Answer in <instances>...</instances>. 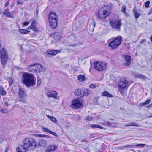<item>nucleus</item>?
<instances>
[{
    "label": "nucleus",
    "instance_id": "nucleus-53",
    "mask_svg": "<svg viewBox=\"0 0 152 152\" xmlns=\"http://www.w3.org/2000/svg\"><path fill=\"white\" fill-rule=\"evenodd\" d=\"M140 105L142 106H144L146 105V104H145V102H143L141 103H140Z\"/></svg>",
    "mask_w": 152,
    "mask_h": 152
},
{
    "label": "nucleus",
    "instance_id": "nucleus-31",
    "mask_svg": "<svg viewBox=\"0 0 152 152\" xmlns=\"http://www.w3.org/2000/svg\"><path fill=\"white\" fill-rule=\"evenodd\" d=\"M36 22L35 20V24H33V26L32 27V29L35 32H37L38 31V29L36 27Z\"/></svg>",
    "mask_w": 152,
    "mask_h": 152
},
{
    "label": "nucleus",
    "instance_id": "nucleus-55",
    "mask_svg": "<svg viewBox=\"0 0 152 152\" xmlns=\"http://www.w3.org/2000/svg\"><path fill=\"white\" fill-rule=\"evenodd\" d=\"M126 9V8L125 7H123V8H122V11L124 13L125 12Z\"/></svg>",
    "mask_w": 152,
    "mask_h": 152
},
{
    "label": "nucleus",
    "instance_id": "nucleus-17",
    "mask_svg": "<svg viewBox=\"0 0 152 152\" xmlns=\"http://www.w3.org/2000/svg\"><path fill=\"white\" fill-rule=\"evenodd\" d=\"M49 92L50 94H48V96L49 98L54 97L55 96L57 95V93L54 91L51 90Z\"/></svg>",
    "mask_w": 152,
    "mask_h": 152
},
{
    "label": "nucleus",
    "instance_id": "nucleus-16",
    "mask_svg": "<svg viewBox=\"0 0 152 152\" xmlns=\"http://www.w3.org/2000/svg\"><path fill=\"white\" fill-rule=\"evenodd\" d=\"M60 50H51L48 51V53L51 55H55L60 52Z\"/></svg>",
    "mask_w": 152,
    "mask_h": 152
},
{
    "label": "nucleus",
    "instance_id": "nucleus-63",
    "mask_svg": "<svg viewBox=\"0 0 152 152\" xmlns=\"http://www.w3.org/2000/svg\"><path fill=\"white\" fill-rule=\"evenodd\" d=\"M150 39L151 41L152 42V35L151 36Z\"/></svg>",
    "mask_w": 152,
    "mask_h": 152
},
{
    "label": "nucleus",
    "instance_id": "nucleus-46",
    "mask_svg": "<svg viewBox=\"0 0 152 152\" xmlns=\"http://www.w3.org/2000/svg\"><path fill=\"white\" fill-rule=\"evenodd\" d=\"M23 3V2L22 1H19V0H18L17 1V5H19Z\"/></svg>",
    "mask_w": 152,
    "mask_h": 152
},
{
    "label": "nucleus",
    "instance_id": "nucleus-43",
    "mask_svg": "<svg viewBox=\"0 0 152 152\" xmlns=\"http://www.w3.org/2000/svg\"><path fill=\"white\" fill-rule=\"evenodd\" d=\"M92 118H93L92 117H90L89 116H88L86 117V120L87 121H90L91 120H92Z\"/></svg>",
    "mask_w": 152,
    "mask_h": 152
},
{
    "label": "nucleus",
    "instance_id": "nucleus-50",
    "mask_svg": "<svg viewBox=\"0 0 152 152\" xmlns=\"http://www.w3.org/2000/svg\"><path fill=\"white\" fill-rule=\"evenodd\" d=\"M81 94H80V96L79 97H83V96H82V95H83V94L84 92V90L83 89H81Z\"/></svg>",
    "mask_w": 152,
    "mask_h": 152
},
{
    "label": "nucleus",
    "instance_id": "nucleus-13",
    "mask_svg": "<svg viewBox=\"0 0 152 152\" xmlns=\"http://www.w3.org/2000/svg\"><path fill=\"white\" fill-rule=\"evenodd\" d=\"M124 58L125 61L124 65L126 66H129L131 64V56L129 55H126Z\"/></svg>",
    "mask_w": 152,
    "mask_h": 152
},
{
    "label": "nucleus",
    "instance_id": "nucleus-48",
    "mask_svg": "<svg viewBox=\"0 0 152 152\" xmlns=\"http://www.w3.org/2000/svg\"><path fill=\"white\" fill-rule=\"evenodd\" d=\"M29 22L28 21H25L23 23V26H26L28 25Z\"/></svg>",
    "mask_w": 152,
    "mask_h": 152
},
{
    "label": "nucleus",
    "instance_id": "nucleus-38",
    "mask_svg": "<svg viewBox=\"0 0 152 152\" xmlns=\"http://www.w3.org/2000/svg\"><path fill=\"white\" fill-rule=\"evenodd\" d=\"M95 26V25H94V24H91L90 25V30L93 31L94 30V27Z\"/></svg>",
    "mask_w": 152,
    "mask_h": 152
},
{
    "label": "nucleus",
    "instance_id": "nucleus-6",
    "mask_svg": "<svg viewBox=\"0 0 152 152\" xmlns=\"http://www.w3.org/2000/svg\"><path fill=\"white\" fill-rule=\"evenodd\" d=\"M94 68L100 71L104 70L107 68V65L106 64L99 61L94 62Z\"/></svg>",
    "mask_w": 152,
    "mask_h": 152
},
{
    "label": "nucleus",
    "instance_id": "nucleus-15",
    "mask_svg": "<svg viewBox=\"0 0 152 152\" xmlns=\"http://www.w3.org/2000/svg\"><path fill=\"white\" fill-rule=\"evenodd\" d=\"M145 145V144H138L136 145H126L125 146H123V147L122 148V149H124L126 148H132L133 147H134V146H140V147H143Z\"/></svg>",
    "mask_w": 152,
    "mask_h": 152
},
{
    "label": "nucleus",
    "instance_id": "nucleus-29",
    "mask_svg": "<svg viewBox=\"0 0 152 152\" xmlns=\"http://www.w3.org/2000/svg\"><path fill=\"white\" fill-rule=\"evenodd\" d=\"M16 151L17 152H26L27 151L24 149H23L20 147H18L16 148Z\"/></svg>",
    "mask_w": 152,
    "mask_h": 152
},
{
    "label": "nucleus",
    "instance_id": "nucleus-44",
    "mask_svg": "<svg viewBox=\"0 0 152 152\" xmlns=\"http://www.w3.org/2000/svg\"><path fill=\"white\" fill-rule=\"evenodd\" d=\"M0 111L2 112L3 113H6V110H4L0 106Z\"/></svg>",
    "mask_w": 152,
    "mask_h": 152
},
{
    "label": "nucleus",
    "instance_id": "nucleus-3",
    "mask_svg": "<svg viewBox=\"0 0 152 152\" xmlns=\"http://www.w3.org/2000/svg\"><path fill=\"white\" fill-rule=\"evenodd\" d=\"M28 68L29 72H34L36 74L42 72L45 70V69L42 67L40 64L30 65L28 67Z\"/></svg>",
    "mask_w": 152,
    "mask_h": 152
},
{
    "label": "nucleus",
    "instance_id": "nucleus-42",
    "mask_svg": "<svg viewBox=\"0 0 152 152\" xmlns=\"http://www.w3.org/2000/svg\"><path fill=\"white\" fill-rule=\"evenodd\" d=\"M77 45V44L76 43H74V44H70L69 45H68V46H70V47H75V46H76Z\"/></svg>",
    "mask_w": 152,
    "mask_h": 152
},
{
    "label": "nucleus",
    "instance_id": "nucleus-41",
    "mask_svg": "<svg viewBox=\"0 0 152 152\" xmlns=\"http://www.w3.org/2000/svg\"><path fill=\"white\" fill-rule=\"evenodd\" d=\"M49 133L50 134H51L53 135H54L56 137H57V136H58V135L56 134V133L55 132H54L52 131H50Z\"/></svg>",
    "mask_w": 152,
    "mask_h": 152
},
{
    "label": "nucleus",
    "instance_id": "nucleus-12",
    "mask_svg": "<svg viewBox=\"0 0 152 152\" xmlns=\"http://www.w3.org/2000/svg\"><path fill=\"white\" fill-rule=\"evenodd\" d=\"M18 95L20 99H23L26 97V93L23 91L21 88L20 87L19 88Z\"/></svg>",
    "mask_w": 152,
    "mask_h": 152
},
{
    "label": "nucleus",
    "instance_id": "nucleus-56",
    "mask_svg": "<svg viewBox=\"0 0 152 152\" xmlns=\"http://www.w3.org/2000/svg\"><path fill=\"white\" fill-rule=\"evenodd\" d=\"M152 13V7L150 9V11H149L148 14V15H150Z\"/></svg>",
    "mask_w": 152,
    "mask_h": 152
},
{
    "label": "nucleus",
    "instance_id": "nucleus-59",
    "mask_svg": "<svg viewBox=\"0 0 152 152\" xmlns=\"http://www.w3.org/2000/svg\"><path fill=\"white\" fill-rule=\"evenodd\" d=\"M77 44V45H83V42H79Z\"/></svg>",
    "mask_w": 152,
    "mask_h": 152
},
{
    "label": "nucleus",
    "instance_id": "nucleus-40",
    "mask_svg": "<svg viewBox=\"0 0 152 152\" xmlns=\"http://www.w3.org/2000/svg\"><path fill=\"white\" fill-rule=\"evenodd\" d=\"M41 83V80L40 78H37V85L38 86H39Z\"/></svg>",
    "mask_w": 152,
    "mask_h": 152
},
{
    "label": "nucleus",
    "instance_id": "nucleus-4",
    "mask_svg": "<svg viewBox=\"0 0 152 152\" xmlns=\"http://www.w3.org/2000/svg\"><path fill=\"white\" fill-rule=\"evenodd\" d=\"M0 57L2 67L4 69L7 64L8 58V55L4 48H1L0 50Z\"/></svg>",
    "mask_w": 152,
    "mask_h": 152
},
{
    "label": "nucleus",
    "instance_id": "nucleus-25",
    "mask_svg": "<svg viewBox=\"0 0 152 152\" xmlns=\"http://www.w3.org/2000/svg\"><path fill=\"white\" fill-rule=\"evenodd\" d=\"M90 126L92 129H93L94 128H100L102 129H104V128L101 126L99 125H96V124H91L90 125Z\"/></svg>",
    "mask_w": 152,
    "mask_h": 152
},
{
    "label": "nucleus",
    "instance_id": "nucleus-39",
    "mask_svg": "<svg viewBox=\"0 0 152 152\" xmlns=\"http://www.w3.org/2000/svg\"><path fill=\"white\" fill-rule=\"evenodd\" d=\"M89 87L91 88H94L96 87V85L94 84H91L89 86Z\"/></svg>",
    "mask_w": 152,
    "mask_h": 152
},
{
    "label": "nucleus",
    "instance_id": "nucleus-23",
    "mask_svg": "<svg viewBox=\"0 0 152 152\" xmlns=\"http://www.w3.org/2000/svg\"><path fill=\"white\" fill-rule=\"evenodd\" d=\"M103 14L104 17L105 18L110 15V11L105 10H104Z\"/></svg>",
    "mask_w": 152,
    "mask_h": 152
},
{
    "label": "nucleus",
    "instance_id": "nucleus-1",
    "mask_svg": "<svg viewBox=\"0 0 152 152\" xmlns=\"http://www.w3.org/2000/svg\"><path fill=\"white\" fill-rule=\"evenodd\" d=\"M34 77V76L32 74L24 72L22 75L23 83L25 86L28 87L34 86L35 84Z\"/></svg>",
    "mask_w": 152,
    "mask_h": 152
},
{
    "label": "nucleus",
    "instance_id": "nucleus-20",
    "mask_svg": "<svg viewBox=\"0 0 152 152\" xmlns=\"http://www.w3.org/2000/svg\"><path fill=\"white\" fill-rule=\"evenodd\" d=\"M49 20L51 19H57L56 14L55 13L51 12L49 15Z\"/></svg>",
    "mask_w": 152,
    "mask_h": 152
},
{
    "label": "nucleus",
    "instance_id": "nucleus-18",
    "mask_svg": "<svg viewBox=\"0 0 152 152\" xmlns=\"http://www.w3.org/2000/svg\"><path fill=\"white\" fill-rule=\"evenodd\" d=\"M46 145V141L43 139L40 140L39 142V145L42 147H45Z\"/></svg>",
    "mask_w": 152,
    "mask_h": 152
},
{
    "label": "nucleus",
    "instance_id": "nucleus-2",
    "mask_svg": "<svg viewBox=\"0 0 152 152\" xmlns=\"http://www.w3.org/2000/svg\"><path fill=\"white\" fill-rule=\"evenodd\" d=\"M23 145L19 147L27 151H33L36 147L37 145L34 139L31 138H27L23 141Z\"/></svg>",
    "mask_w": 152,
    "mask_h": 152
},
{
    "label": "nucleus",
    "instance_id": "nucleus-7",
    "mask_svg": "<svg viewBox=\"0 0 152 152\" xmlns=\"http://www.w3.org/2000/svg\"><path fill=\"white\" fill-rule=\"evenodd\" d=\"M83 106L82 103L80 102L79 99H75L72 101L71 107L75 109H78Z\"/></svg>",
    "mask_w": 152,
    "mask_h": 152
},
{
    "label": "nucleus",
    "instance_id": "nucleus-33",
    "mask_svg": "<svg viewBox=\"0 0 152 152\" xmlns=\"http://www.w3.org/2000/svg\"><path fill=\"white\" fill-rule=\"evenodd\" d=\"M42 129L43 131L46 132H47L48 133H49L50 131L47 128L45 127H42Z\"/></svg>",
    "mask_w": 152,
    "mask_h": 152
},
{
    "label": "nucleus",
    "instance_id": "nucleus-58",
    "mask_svg": "<svg viewBox=\"0 0 152 152\" xmlns=\"http://www.w3.org/2000/svg\"><path fill=\"white\" fill-rule=\"evenodd\" d=\"M94 134H90V136L92 138L95 137V136H94Z\"/></svg>",
    "mask_w": 152,
    "mask_h": 152
},
{
    "label": "nucleus",
    "instance_id": "nucleus-19",
    "mask_svg": "<svg viewBox=\"0 0 152 152\" xmlns=\"http://www.w3.org/2000/svg\"><path fill=\"white\" fill-rule=\"evenodd\" d=\"M102 95L103 96H107L109 97H112L113 96L109 94L108 92L106 91H104L102 94Z\"/></svg>",
    "mask_w": 152,
    "mask_h": 152
},
{
    "label": "nucleus",
    "instance_id": "nucleus-52",
    "mask_svg": "<svg viewBox=\"0 0 152 152\" xmlns=\"http://www.w3.org/2000/svg\"><path fill=\"white\" fill-rule=\"evenodd\" d=\"M146 104H148L150 102V100L149 99H147L145 102Z\"/></svg>",
    "mask_w": 152,
    "mask_h": 152
},
{
    "label": "nucleus",
    "instance_id": "nucleus-32",
    "mask_svg": "<svg viewBox=\"0 0 152 152\" xmlns=\"http://www.w3.org/2000/svg\"><path fill=\"white\" fill-rule=\"evenodd\" d=\"M37 136L39 137H45L46 138H51L52 137L49 136L48 135H42L39 134H37Z\"/></svg>",
    "mask_w": 152,
    "mask_h": 152
},
{
    "label": "nucleus",
    "instance_id": "nucleus-54",
    "mask_svg": "<svg viewBox=\"0 0 152 152\" xmlns=\"http://www.w3.org/2000/svg\"><path fill=\"white\" fill-rule=\"evenodd\" d=\"M106 124L108 126H110L111 125V123L110 122H106Z\"/></svg>",
    "mask_w": 152,
    "mask_h": 152
},
{
    "label": "nucleus",
    "instance_id": "nucleus-8",
    "mask_svg": "<svg viewBox=\"0 0 152 152\" xmlns=\"http://www.w3.org/2000/svg\"><path fill=\"white\" fill-rule=\"evenodd\" d=\"M110 23L111 26L118 30L119 29L121 25V22L120 20H110Z\"/></svg>",
    "mask_w": 152,
    "mask_h": 152
},
{
    "label": "nucleus",
    "instance_id": "nucleus-26",
    "mask_svg": "<svg viewBox=\"0 0 152 152\" xmlns=\"http://www.w3.org/2000/svg\"><path fill=\"white\" fill-rule=\"evenodd\" d=\"M0 94L2 95H5L6 94L5 91L2 86L0 87Z\"/></svg>",
    "mask_w": 152,
    "mask_h": 152
},
{
    "label": "nucleus",
    "instance_id": "nucleus-64",
    "mask_svg": "<svg viewBox=\"0 0 152 152\" xmlns=\"http://www.w3.org/2000/svg\"><path fill=\"white\" fill-rule=\"evenodd\" d=\"M150 105L151 106H152V103L150 104Z\"/></svg>",
    "mask_w": 152,
    "mask_h": 152
},
{
    "label": "nucleus",
    "instance_id": "nucleus-49",
    "mask_svg": "<svg viewBox=\"0 0 152 152\" xmlns=\"http://www.w3.org/2000/svg\"><path fill=\"white\" fill-rule=\"evenodd\" d=\"M146 76L143 75H141V77H140V78H141L142 79L145 80L146 79Z\"/></svg>",
    "mask_w": 152,
    "mask_h": 152
},
{
    "label": "nucleus",
    "instance_id": "nucleus-30",
    "mask_svg": "<svg viewBox=\"0 0 152 152\" xmlns=\"http://www.w3.org/2000/svg\"><path fill=\"white\" fill-rule=\"evenodd\" d=\"M81 89H77L75 91V94L76 96H80L81 94Z\"/></svg>",
    "mask_w": 152,
    "mask_h": 152
},
{
    "label": "nucleus",
    "instance_id": "nucleus-10",
    "mask_svg": "<svg viewBox=\"0 0 152 152\" xmlns=\"http://www.w3.org/2000/svg\"><path fill=\"white\" fill-rule=\"evenodd\" d=\"M128 83V82L126 80H120L118 82V86L121 89L125 88H126Z\"/></svg>",
    "mask_w": 152,
    "mask_h": 152
},
{
    "label": "nucleus",
    "instance_id": "nucleus-35",
    "mask_svg": "<svg viewBox=\"0 0 152 152\" xmlns=\"http://www.w3.org/2000/svg\"><path fill=\"white\" fill-rule=\"evenodd\" d=\"M33 24H35V20H33L32 21L31 25H30V26H29L28 27V28H27V29H32V27L33 26Z\"/></svg>",
    "mask_w": 152,
    "mask_h": 152
},
{
    "label": "nucleus",
    "instance_id": "nucleus-37",
    "mask_svg": "<svg viewBox=\"0 0 152 152\" xmlns=\"http://www.w3.org/2000/svg\"><path fill=\"white\" fill-rule=\"evenodd\" d=\"M150 3V2L149 1H148L146 2L144 4L145 7L146 8H148L149 6Z\"/></svg>",
    "mask_w": 152,
    "mask_h": 152
},
{
    "label": "nucleus",
    "instance_id": "nucleus-45",
    "mask_svg": "<svg viewBox=\"0 0 152 152\" xmlns=\"http://www.w3.org/2000/svg\"><path fill=\"white\" fill-rule=\"evenodd\" d=\"M4 104L7 107H8L9 105H10V104H9L8 102L7 101H4Z\"/></svg>",
    "mask_w": 152,
    "mask_h": 152
},
{
    "label": "nucleus",
    "instance_id": "nucleus-28",
    "mask_svg": "<svg viewBox=\"0 0 152 152\" xmlns=\"http://www.w3.org/2000/svg\"><path fill=\"white\" fill-rule=\"evenodd\" d=\"M90 93V91L87 89L84 90L83 94V95H82V96H83V97H84V96H87Z\"/></svg>",
    "mask_w": 152,
    "mask_h": 152
},
{
    "label": "nucleus",
    "instance_id": "nucleus-60",
    "mask_svg": "<svg viewBox=\"0 0 152 152\" xmlns=\"http://www.w3.org/2000/svg\"><path fill=\"white\" fill-rule=\"evenodd\" d=\"M145 41V39H143V40H142L140 42V43L141 44H142L143 42L144 41Z\"/></svg>",
    "mask_w": 152,
    "mask_h": 152
},
{
    "label": "nucleus",
    "instance_id": "nucleus-61",
    "mask_svg": "<svg viewBox=\"0 0 152 152\" xmlns=\"http://www.w3.org/2000/svg\"><path fill=\"white\" fill-rule=\"evenodd\" d=\"M19 101L20 102H23L25 103H26V100H20Z\"/></svg>",
    "mask_w": 152,
    "mask_h": 152
},
{
    "label": "nucleus",
    "instance_id": "nucleus-51",
    "mask_svg": "<svg viewBox=\"0 0 152 152\" xmlns=\"http://www.w3.org/2000/svg\"><path fill=\"white\" fill-rule=\"evenodd\" d=\"M81 142H86L87 143H88V140H87V139H82L81 140Z\"/></svg>",
    "mask_w": 152,
    "mask_h": 152
},
{
    "label": "nucleus",
    "instance_id": "nucleus-47",
    "mask_svg": "<svg viewBox=\"0 0 152 152\" xmlns=\"http://www.w3.org/2000/svg\"><path fill=\"white\" fill-rule=\"evenodd\" d=\"M10 2V0H8L5 3V5H4V7H6L7 6H8L9 5Z\"/></svg>",
    "mask_w": 152,
    "mask_h": 152
},
{
    "label": "nucleus",
    "instance_id": "nucleus-11",
    "mask_svg": "<svg viewBox=\"0 0 152 152\" xmlns=\"http://www.w3.org/2000/svg\"><path fill=\"white\" fill-rule=\"evenodd\" d=\"M57 19H49V23L50 26L53 28L55 29L57 26Z\"/></svg>",
    "mask_w": 152,
    "mask_h": 152
},
{
    "label": "nucleus",
    "instance_id": "nucleus-5",
    "mask_svg": "<svg viewBox=\"0 0 152 152\" xmlns=\"http://www.w3.org/2000/svg\"><path fill=\"white\" fill-rule=\"evenodd\" d=\"M121 43V37L118 36L109 43V46L110 47L113 49L116 48Z\"/></svg>",
    "mask_w": 152,
    "mask_h": 152
},
{
    "label": "nucleus",
    "instance_id": "nucleus-62",
    "mask_svg": "<svg viewBox=\"0 0 152 152\" xmlns=\"http://www.w3.org/2000/svg\"><path fill=\"white\" fill-rule=\"evenodd\" d=\"M58 35L59 36H60V35H61V34H60L59 33H57L56 36Z\"/></svg>",
    "mask_w": 152,
    "mask_h": 152
},
{
    "label": "nucleus",
    "instance_id": "nucleus-34",
    "mask_svg": "<svg viewBox=\"0 0 152 152\" xmlns=\"http://www.w3.org/2000/svg\"><path fill=\"white\" fill-rule=\"evenodd\" d=\"M49 118H50V120H51L54 122L56 123L57 122L56 119L53 117L49 116Z\"/></svg>",
    "mask_w": 152,
    "mask_h": 152
},
{
    "label": "nucleus",
    "instance_id": "nucleus-9",
    "mask_svg": "<svg viewBox=\"0 0 152 152\" xmlns=\"http://www.w3.org/2000/svg\"><path fill=\"white\" fill-rule=\"evenodd\" d=\"M3 13L6 17L14 18H15L14 12H10L8 9H6L4 10Z\"/></svg>",
    "mask_w": 152,
    "mask_h": 152
},
{
    "label": "nucleus",
    "instance_id": "nucleus-24",
    "mask_svg": "<svg viewBox=\"0 0 152 152\" xmlns=\"http://www.w3.org/2000/svg\"><path fill=\"white\" fill-rule=\"evenodd\" d=\"M19 31L22 34H27L30 31L25 29H20L19 30Z\"/></svg>",
    "mask_w": 152,
    "mask_h": 152
},
{
    "label": "nucleus",
    "instance_id": "nucleus-27",
    "mask_svg": "<svg viewBox=\"0 0 152 152\" xmlns=\"http://www.w3.org/2000/svg\"><path fill=\"white\" fill-rule=\"evenodd\" d=\"M133 11L134 12V15L135 18L137 19L140 15V14L138 13L137 10H135L134 8L133 9Z\"/></svg>",
    "mask_w": 152,
    "mask_h": 152
},
{
    "label": "nucleus",
    "instance_id": "nucleus-14",
    "mask_svg": "<svg viewBox=\"0 0 152 152\" xmlns=\"http://www.w3.org/2000/svg\"><path fill=\"white\" fill-rule=\"evenodd\" d=\"M57 148V147L56 145H50L47 147L46 152H53Z\"/></svg>",
    "mask_w": 152,
    "mask_h": 152
},
{
    "label": "nucleus",
    "instance_id": "nucleus-36",
    "mask_svg": "<svg viewBox=\"0 0 152 152\" xmlns=\"http://www.w3.org/2000/svg\"><path fill=\"white\" fill-rule=\"evenodd\" d=\"M98 18L102 19L104 18L103 15V14H102L100 13L99 12L98 13Z\"/></svg>",
    "mask_w": 152,
    "mask_h": 152
},
{
    "label": "nucleus",
    "instance_id": "nucleus-22",
    "mask_svg": "<svg viewBox=\"0 0 152 152\" xmlns=\"http://www.w3.org/2000/svg\"><path fill=\"white\" fill-rule=\"evenodd\" d=\"M78 79L80 82H83L85 81V75H78Z\"/></svg>",
    "mask_w": 152,
    "mask_h": 152
},
{
    "label": "nucleus",
    "instance_id": "nucleus-57",
    "mask_svg": "<svg viewBox=\"0 0 152 152\" xmlns=\"http://www.w3.org/2000/svg\"><path fill=\"white\" fill-rule=\"evenodd\" d=\"M141 75H142V74H139L136 75V76L137 78H140V77L141 76Z\"/></svg>",
    "mask_w": 152,
    "mask_h": 152
},
{
    "label": "nucleus",
    "instance_id": "nucleus-21",
    "mask_svg": "<svg viewBox=\"0 0 152 152\" xmlns=\"http://www.w3.org/2000/svg\"><path fill=\"white\" fill-rule=\"evenodd\" d=\"M126 126H134L136 127H138L139 124L136 123L132 122L129 123L125 125Z\"/></svg>",
    "mask_w": 152,
    "mask_h": 152
}]
</instances>
